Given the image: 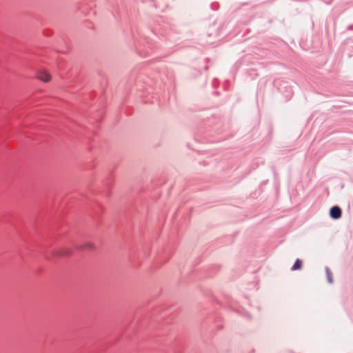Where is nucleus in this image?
I'll list each match as a JSON object with an SVG mask.
<instances>
[{
  "label": "nucleus",
  "instance_id": "obj_1",
  "mask_svg": "<svg viewBox=\"0 0 353 353\" xmlns=\"http://www.w3.org/2000/svg\"><path fill=\"white\" fill-rule=\"evenodd\" d=\"M37 77L43 82H49L51 80V75L47 70H41L37 73Z\"/></svg>",
  "mask_w": 353,
  "mask_h": 353
},
{
  "label": "nucleus",
  "instance_id": "obj_2",
  "mask_svg": "<svg viewBox=\"0 0 353 353\" xmlns=\"http://www.w3.org/2000/svg\"><path fill=\"white\" fill-rule=\"evenodd\" d=\"M330 215L334 219H339L341 216V210L338 206H334L330 210Z\"/></svg>",
  "mask_w": 353,
  "mask_h": 353
},
{
  "label": "nucleus",
  "instance_id": "obj_3",
  "mask_svg": "<svg viewBox=\"0 0 353 353\" xmlns=\"http://www.w3.org/2000/svg\"><path fill=\"white\" fill-rule=\"evenodd\" d=\"M72 250L67 248H62L54 252V254L57 256H67L70 255Z\"/></svg>",
  "mask_w": 353,
  "mask_h": 353
},
{
  "label": "nucleus",
  "instance_id": "obj_4",
  "mask_svg": "<svg viewBox=\"0 0 353 353\" xmlns=\"http://www.w3.org/2000/svg\"><path fill=\"white\" fill-rule=\"evenodd\" d=\"M303 261L301 259H296L294 265L292 267V270L295 271L300 270L302 268Z\"/></svg>",
  "mask_w": 353,
  "mask_h": 353
},
{
  "label": "nucleus",
  "instance_id": "obj_5",
  "mask_svg": "<svg viewBox=\"0 0 353 353\" xmlns=\"http://www.w3.org/2000/svg\"><path fill=\"white\" fill-rule=\"evenodd\" d=\"M325 273H326V277L327 280L330 283H333V278H332V273L329 268H325Z\"/></svg>",
  "mask_w": 353,
  "mask_h": 353
},
{
  "label": "nucleus",
  "instance_id": "obj_6",
  "mask_svg": "<svg viewBox=\"0 0 353 353\" xmlns=\"http://www.w3.org/2000/svg\"><path fill=\"white\" fill-rule=\"evenodd\" d=\"M94 248V245L91 242H87L83 245V249L92 250Z\"/></svg>",
  "mask_w": 353,
  "mask_h": 353
}]
</instances>
